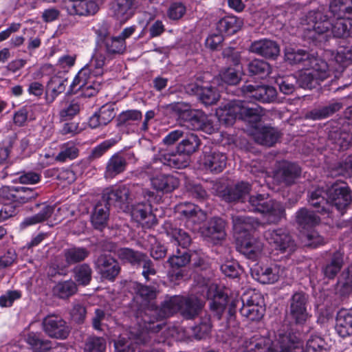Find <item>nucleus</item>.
<instances>
[{
	"instance_id": "1",
	"label": "nucleus",
	"mask_w": 352,
	"mask_h": 352,
	"mask_svg": "<svg viewBox=\"0 0 352 352\" xmlns=\"http://www.w3.org/2000/svg\"><path fill=\"white\" fill-rule=\"evenodd\" d=\"M309 202L316 211L330 217L336 208L343 214L352 202L351 191L345 184H334L330 188L318 187L311 191Z\"/></svg>"
},
{
	"instance_id": "2",
	"label": "nucleus",
	"mask_w": 352,
	"mask_h": 352,
	"mask_svg": "<svg viewBox=\"0 0 352 352\" xmlns=\"http://www.w3.org/2000/svg\"><path fill=\"white\" fill-rule=\"evenodd\" d=\"M109 60L101 50L95 51L89 62L82 67L71 84L73 89L81 90L86 97L96 95L101 88L104 66Z\"/></svg>"
},
{
	"instance_id": "3",
	"label": "nucleus",
	"mask_w": 352,
	"mask_h": 352,
	"mask_svg": "<svg viewBox=\"0 0 352 352\" xmlns=\"http://www.w3.org/2000/svg\"><path fill=\"white\" fill-rule=\"evenodd\" d=\"M216 116L220 123L230 126L237 118L247 122H256L263 116V110L253 102L234 100L222 104L217 109Z\"/></svg>"
},
{
	"instance_id": "4",
	"label": "nucleus",
	"mask_w": 352,
	"mask_h": 352,
	"mask_svg": "<svg viewBox=\"0 0 352 352\" xmlns=\"http://www.w3.org/2000/svg\"><path fill=\"white\" fill-rule=\"evenodd\" d=\"M232 223L235 232L239 234L236 237L238 250L248 258L257 260L263 254L264 245L259 239L249 232L252 219L244 215L233 216Z\"/></svg>"
},
{
	"instance_id": "5",
	"label": "nucleus",
	"mask_w": 352,
	"mask_h": 352,
	"mask_svg": "<svg viewBox=\"0 0 352 352\" xmlns=\"http://www.w3.org/2000/svg\"><path fill=\"white\" fill-rule=\"evenodd\" d=\"M203 299L194 294L174 296L166 300L159 309L155 307V314L159 312V318H164L179 311L185 318L192 319L199 314L204 307Z\"/></svg>"
},
{
	"instance_id": "6",
	"label": "nucleus",
	"mask_w": 352,
	"mask_h": 352,
	"mask_svg": "<svg viewBox=\"0 0 352 352\" xmlns=\"http://www.w3.org/2000/svg\"><path fill=\"white\" fill-rule=\"evenodd\" d=\"M280 351L267 337L255 335L245 341L242 347L243 352H303L300 340L292 335L280 336L278 339Z\"/></svg>"
},
{
	"instance_id": "7",
	"label": "nucleus",
	"mask_w": 352,
	"mask_h": 352,
	"mask_svg": "<svg viewBox=\"0 0 352 352\" xmlns=\"http://www.w3.org/2000/svg\"><path fill=\"white\" fill-rule=\"evenodd\" d=\"M249 210L263 215L268 223H278L285 217V210L280 201L269 194H256L249 197Z\"/></svg>"
},
{
	"instance_id": "8",
	"label": "nucleus",
	"mask_w": 352,
	"mask_h": 352,
	"mask_svg": "<svg viewBox=\"0 0 352 352\" xmlns=\"http://www.w3.org/2000/svg\"><path fill=\"white\" fill-rule=\"evenodd\" d=\"M241 302L242 307L239 309L241 315L252 321L260 320L264 314L265 308L263 298L258 293H252L247 298L240 299L236 297L232 300L229 305V314L232 316L236 312V307Z\"/></svg>"
},
{
	"instance_id": "9",
	"label": "nucleus",
	"mask_w": 352,
	"mask_h": 352,
	"mask_svg": "<svg viewBox=\"0 0 352 352\" xmlns=\"http://www.w3.org/2000/svg\"><path fill=\"white\" fill-rule=\"evenodd\" d=\"M298 79L299 86L305 89H312L331 76L332 69L322 59L314 60L309 67H306Z\"/></svg>"
},
{
	"instance_id": "10",
	"label": "nucleus",
	"mask_w": 352,
	"mask_h": 352,
	"mask_svg": "<svg viewBox=\"0 0 352 352\" xmlns=\"http://www.w3.org/2000/svg\"><path fill=\"white\" fill-rule=\"evenodd\" d=\"M264 236L269 245L280 253L289 254L296 250V243L286 228L267 230L265 232Z\"/></svg>"
},
{
	"instance_id": "11",
	"label": "nucleus",
	"mask_w": 352,
	"mask_h": 352,
	"mask_svg": "<svg viewBox=\"0 0 352 352\" xmlns=\"http://www.w3.org/2000/svg\"><path fill=\"white\" fill-rule=\"evenodd\" d=\"M181 124L192 130H201L208 134L215 131L216 127L206 114L197 109H186L179 113Z\"/></svg>"
},
{
	"instance_id": "12",
	"label": "nucleus",
	"mask_w": 352,
	"mask_h": 352,
	"mask_svg": "<svg viewBox=\"0 0 352 352\" xmlns=\"http://www.w3.org/2000/svg\"><path fill=\"white\" fill-rule=\"evenodd\" d=\"M307 28L309 38L317 40L316 34L322 35L329 32L332 25V15L329 18L321 11H310L306 16Z\"/></svg>"
},
{
	"instance_id": "13",
	"label": "nucleus",
	"mask_w": 352,
	"mask_h": 352,
	"mask_svg": "<svg viewBox=\"0 0 352 352\" xmlns=\"http://www.w3.org/2000/svg\"><path fill=\"white\" fill-rule=\"evenodd\" d=\"M206 296L210 300V308L218 319L223 314L228 302V292L226 288H221L217 284H210L206 287Z\"/></svg>"
},
{
	"instance_id": "14",
	"label": "nucleus",
	"mask_w": 352,
	"mask_h": 352,
	"mask_svg": "<svg viewBox=\"0 0 352 352\" xmlns=\"http://www.w3.org/2000/svg\"><path fill=\"white\" fill-rule=\"evenodd\" d=\"M300 173V168L296 164L282 161L278 163L273 173V179L277 184L289 186L295 182Z\"/></svg>"
},
{
	"instance_id": "15",
	"label": "nucleus",
	"mask_w": 352,
	"mask_h": 352,
	"mask_svg": "<svg viewBox=\"0 0 352 352\" xmlns=\"http://www.w3.org/2000/svg\"><path fill=\"white\" fill-rule=\"evenodd\" d=\"M176 210L182 219L185 221L186 226L192 230H197V226L206 219V214L197 206L191 203L180 204Z\"/></svg>"
},
{
	"instance_id": "16",
	"label": "nucleus",
	"mask_w": 352,
	"mask_h": 352,
	"mask_svg": "<svg viewBox=\"0 0 352 352\" xmlns=\"http://www.w3.org/2000/svg\"><path fill=\"white\" fill-rule=\"evenodd\" d=\"M289 314L296 324H305L310 315L307 311L308 296L302 292L294 293L290 298Z\"/></svg>"
},
{
	"instance_id": "17",
	"label": "nucleus",
	"mask_w": 352,
	"mask_h": 352,
	"mask_svg": "<svg viewBox=\"0 0 352 352\" xmlns=\"http://www.w3.org/2000/svg\"><path fill=\"white\" fill-rule=\"evenodd\" d=\"M42 325L45 333L51 338L65 339L69 333L66 322L58 315L47 316L43 318Z\"/></svg>"
},
{
	"instance_id": "18",
	"label": "nucleus",
	"mask_w": 352,
	"mask_h": 352,
	"mask_svg": "<svg viewBox=\"0 0 352 352\" xmlns=\"http://www.w3.org/2000/svg\"><path fill=\"white\" fill-rule=\"evenodd\" d=\"M95 268L101 277L113 280L120 271L118 262L110 255L101 254L94 261Z\"/></svg>"
},
{
	"instance_id": "19",
	"label": "nucleus",
	"mask_w": 352,
	"mask_h": 352,
	"mask_svg": "<svg viewBox=\"0 0 352 352\" xmlns=\"http://www.w3.org/2000/svg\"><path fill=\"white\" fill-rule=\"evenodd\" d=\"M283 268L277 264L258 265L252 272L253 278L262 284H273L283 275Z\"/></svg>"
},
{
	"instance_id": "20",
	"label": "nucleus",
	"mask_w": 352,
	"mask_h": 352,
	"mask_svg": "<svg viewBox=\"0 0 352 352\" xmlns=\"http://www.w3.org/2000/svg\"><path fill=\"white\" fill-rule=\"evenodd\" d=\"M260 120L256 122H249L252 124L253 131L252 135L255 142L257 143L271 146L274 145L278 140L280 135L276 129L269 126L262 125Z\"/></svg>"
},
{
	"instance_id": "21",
	"label": "nucleus",
	"mask_w": 352,
	"mask_h": 352,
	"mask_svg": "<svg viewBox=\"0 0 352 352\" xmlns=\"http://www.w3.org/2000/svg\"><path fill=\"white\" fill-rule=\"evenodd\" d=\"M200 161L206 170L212 173H219L226 166L227 157L223 153L217 151H205Z\"/></svg>"
},
{
	"instance_id": "22",
	"label": "nucleus",
	"mask_w": 352,
	"mask_h": 352,
	"mask_svg": "<svg viewBox=\"0 0 352 352\" xmlns=\"http://www.w3.org/2000/svg\"><path fill=\"white\" fill-rule=\"evenodd\" d=\"M118 255L122 261L129 262L133 265H143L142 274L146 279L148 278L149 274H154V271L150 269L153 265L152 261L147 259L146 256L142 253L135 252L129 248H121L118 250Z\"/></svg>"
},
{
	"instance_id": "23",
	"label": "nucleus",
	"mask_w": 352,
	"mask_h": 352,
	"mask_svg": "<svg viewBox=\"0 0 352 352\" xmlns=\"http://www.w3.org/2000/svg\"><path fill=\"white\" fill-rule=\"evenodd\" d=\"M241 89L247 97L263 103L272 102L277 94L276 89L271 86L245 85Z\"/></svg>"
},
{
	"instance_id": "24",
	"label": "nucleus",
	"mask_w": 352,
	"mask_h": 352,
	"mask_svg": "<svg viewBox=\"0 0 352 352\" xmlns=\"http://www.w3.org/2000/svg\"><path fill=\"white\" fill-rule=\"evenodd\" d=\"M250 51L265 58L275 59L279 55L280 47L276 42L263 38L252 43Z\"/></svg>"
},
{
	"instance_id": "25",
	"label": "nucleus",
	"mask_w": 352,
	"mask_h": 352,
	"mask_svg": "<svg viewBox=\"0 0 352 352\" xmlns=\"http://www.w3.org/2000/svg\"><path fill=\"white\" fill-rule=\"evenodd\" d=\"M126 49V42L116 36L105 37L97 48L104 54L108 59L124 53Z\"/></svg>"
},
{
	"instance_id": "26",
	"label": "nucleus",
	"mask_w": 352,
	"mask_h": 352,
	"mask_svg": "<svg viewBox=\"0 0 352 352\" xmlns=\"http://www.w3.org/2000/svg\"><path fill=\"white\" fill-rule=\"evenodd\" d=\"M160 148L157 157H155V163L160 162L165 166L173 168H182L186 167L189 164L190 157L184 153L177 150L175 153H165Z\"/></svg>"
},
{
	"instance_id": "27",
	"label": "nucleus",
	"mask_w": 352,
	"mask_h": 352,
	"mask_svg": "<svg viewBox=\"0 0 352 352\" xmlns=\"http://www.w3.org/2000/svg\"><path fill=\"white\" fill-rule=\"evenodd\" d=\"M65 9L69 15L94 14L98 10L97 3L91 0H69Z\"/></svg>"
},
{
	"instance_id": "28",
	"label": "nucleus",
	"mask_w": 352,
	"mask_h": 352,
	"mask_svg": "<svg viewBox=\"0 0 352 352\" xmlns=\"http://www.w3.org/2000/svg\"><path fill=\"white\" fill-rule=\"evenodd\" d=\"M332 15L331 33L334 37L348 38L352 36V20L344 16Z\"/></svg>"
},
{
	"instance_id": "29",
	"label": "nucleus",
	"mask_w": 352,
	"mask_h": 352,
	"mask_svg": "<svg viewBox=\"0 0 352 352\" xmlns=\"http://www.w3.org/2000/svg\"><path fill=\"white\" fill-rule=\"evenodd\" d=\"M116 112L114 104L108 103L102 106L98 112H96L89 120V126L96 129L109 123L116 116Z\"/></svg>"
},
{
	"instance_id": "30",
	"label": "nucleus",
	"mask_w": 352,
	"mask_h": 352,
	"mask_svg": "<svg viewBox=\"0 0 352 352\" xmlns=\"http://www.w3.org/2000/svg\"><path fill=\"white\" fill-rule=\"evenodd\" d=\"M225 226L226 223L221 218L213 217L208 222L203 234L208 240L211 241L213 243H217L226 236Z\"/></svg>"
},
{
	"instance_id": "31",
	"label": "nucleus",
	"mask_w": 352,
	"mask_h": 352,
	"mask_svg": "<svg viewBox=\"0 0 352 352\" xmlns=\"http://www.w3.org/2000/svg\"><path fill=\"white\" fill-rule=\"evenodd\" d=\"M137 8L135 0H115L112 10L115 17L121 22H125L135 13Z\"/></svg>"
},
{
	"instance_id": "32",
	"label": "nucleus",
	"mask_w": 352,
	"mask_h": 352,
	"mask_svg": "<svg viewBox=\"0 0 352 352\" xmlns=\"http://www.w3.org/2000/svg\"><path fill=\"white\" fill-rule=\"evenodd\" d=\"M285 59L290 64L299 65L300 69L309 67L314 60L320 58L309 54L302 50H295L294 49H287L285 53Z\"/></svg>"
},
{
	"instance_id": "33",
	"label": "nucleus",
	"mask_w": 352,
	"mask_h": 352,
	"mask_svg": "<svg viewBox=\"0 0 352 352\" xmlns=\"http://www.w3.org/2000/svg\"><path fill=\"white\" fill-rule=\"evenodd\" d=\"M126 166V158L120 153H115L107 162L104 176L106 179H112L123 173Z\"/></svg>"
},
{
	"instance_id": "34",
	"label": "nucleus",
	"mask_w": 352,
	"mask_h": 352,
	"mask_svg": "<svg viewBox=\"0 0 352 352\" xmlns=\"http://www.w3.org/2000/svg\"><path fill=\"white\" fill-rule=\"evenodd\" d=\"M335 329L342 338L352 336V308L338 313Z\"/></svg>"
},
{
	"instance_id": "35",
	"label": "nucleus",
	"mask_w": 352,
	"mask_h": 352,
	"mask_svg": "<svg viewBox=\"0 0 352 352\" xmlns=\"http://www.w3.org/2000/svg\"><path fill=\"white\" fill-rule=\"evenodd\" d=\"M352 63V45L351 47H340L331 60L329 67L337 73H340L344 68Z\"/></svg>"
},
{
	"instance_id": "36",
	"label": "nucleus",
	"mask_w": 352,
	"mask_h": 352,
	"mask_svg": "<svg viewBox=\"0 0 352 352\" xmlns=\"http://www.w3.org/2000/svg\"><path fill=\"white\" fill-rule=\"evenodd\" d=\"M232 62L236 67H228L223 70L219 76L222 81L230 85H234L239 82L241 80V71L239 69L240 58L238 52H234L231 56Z\"/></svg>"
},
{
	"instance_id": "37",
	"label": "nucleus",
	"mask_w": 352,
	"mask_h": 352,
	"mask_svg": "<svg viewBox=\"0 0 352 352\" xmlns=\"http://www.w3.org/2000/svg\"><path fill=\"white\" fill-rule=\"evenodd\" d=\"M344 264V254L340 251L335 252L331 258L323 265L322 271L329 279H333Z\"/></svg>"
},
{
	"instance_id": "38",
	"label": "nucleus",
	"mask_w": 352,
	"mask_h": 352,
	"mask_svg": "<svg viewBox=\"0 0 352 352\" xmlns=\"http://www.w3.org/2000/svg\"><path fill=\"white\" fill-rule=\"evenodd\" d=\"M243 25V21L235 16H226L217 24V29L221 34L231 35L239 31Z\"/></svg>"
},
{
	"instance_id": "39",
	"label": "nucleus",
	"mask_w": 352,
	"mask_h": 352,
	"mask_svg": "<svg viewBox=\"0 0 352 352\" xmlns=\"http://www.w3.org/2000/svg\"><path fill=\"white\" fill-rule=\"evenodd\" d=\"M251 190V186L248 182H239L234 186L228 190L224 195L227 201H241L244 202L248 196Z\"/></svg>"
},
{
	"instance_id": "40",
	"label": "nucleus",
	"mask_w": 352,
	"mask_h": 352,
	"mask_svg": "<svg viewBox=\"0 0 352 352\" xmlns=\"http://www.w3.org/2000/svg\"><path fill=\"white\" fill-rule=\"evenodd\" d=\"M66 82V79L62 76H54L50 78L46 88V100L47 102H52L58 94L65 91Z\"/></svg>"
},
{
	"instance_id": "41",
	"label": "nucleus",
	"mask_w": 352,
	"mask_h": 352,
	"mask_svg": "<svg viewBox=\"0 0 352 352\" xmlns=\"http://www.w3.org/2000/svg\"><path fill=\"white\" fill-rule=\"evenodd\" d=\"M109 217V211L107 205L98 204L91 212V222L96 229L102 230L107 225Z\"/></svg>"
},
{
	"instance_id": "42",
	"label": "nucleus",
	"mask_w": 352,
	"mask_h": 352,
	"mask_svg": "<svg viewBox=\"0 0 352 352\" xmlns=\"http://www.w3.org/2000/svg\"><path fill=\"white\" fill-rule=\"evenodd\" d=\"M329 141L334 145L338 151L346 150L352 141L350 133L343 131H332L329 133Z\"/></svg>"
},
{
	"instance_id": "43",
	"label": "nucleus",
	"mask_w": 352,
	"mask_h": 352,
	"mask_svg": "<svg viewBox=\"0 0 352 352\" xmlns=\"http://www.w3.org/2000/svg\"><path fill=\"white\" fill-rule=\"evenodd\" d=\"M139 342L140 338L137 337L122 334L114 341L115 352H134Z\"/></svg>"
},
{
	"instance_id": "44",
	"label": "nucleus",
	"mask_w": 352,
	"mask_h": 352,
	"mask_svg": "<svg viewBox=\"0 0 352 352\" xmlns=\"http://www.w3.org/2000/svg\"><path fill=\"white\" fill-rule=\"evenodd\" d=\"M336 292L342 297L352 294V267H348L342 272L338 282Z\"/></svg>"
},
{
	"instance_id": "45",
	"label": "nucleus",
	"mask_w": 352,
	"mask_h": 352,
	"mask_svg": "<svg viewBox=\"0 0 352 352\" xmlns=\"http://www.w3.org/2000/svg\"><path fill=\"white\" fill-rule=\"evenodd\" d=\"M191 89L199 96V99L206 106L216 103L220 96L219 91L211 86L199 87L195 85Z\"/></svg>"
},
{
	"instance_id": "46",
	"label": "nucleus",
	"mask_w": 352,
	"mask_h": 352,
	"mask_svg": "<svg viewBox=\"0 0 352 352\" xmlns=\"http://www.w3.org/2000/svg\"><path fill=\"white\" fill-rule=\"evenodd\" d=\"M129 195V189L126 186L112 188L105 194L109 204H117L118 205L127 202Z\"/></svg>"
},
{
	"instance_id": "47",
	"label": "nucleus",
	"mask_w": 352,
	"mask_h": 352,
	"mask_svg": "<svg viewBox=\"0 0 352 352\" xmlns=\"http://www.w3.org/2000/svg\"><path fill=\"white\" fill-rule=\"evenodd\" d=\"M330 13L344 16L352 20V0H333L329 5Z\"/></svg>"
},
{
	"instance_id": "48",
	"label": "nucleus",
	"mask_w": 352,
	"mask_h": 352,
	"mask_svg": "<svg viewBox=\"0 0 352 352\" xmlns=\"http://www.w3.org/2000/svg\"><path fill=\"white\" fill-rule=\"evenodd\" d=\"M201 141L198 135L195 133L188 134L177 146L179 152L188 155V157L200 146Z\"/></svg>"
},
{
	"instance_id": "49",
	"label": "nucleus",
	"mask_w": 352,
	"mask_h": 352,
	"mask_svg": "<svg viewBox=\"0 0 352 352\" xmlns=\"http://www.w3.org/2000/svg\"><path fill=\"white\" fill-rule=\"evenodd\" d=\"M179 186L178 179L171 175H162L155 178V190L169 192Z\"/></svg>"
},
{
	"instance_id": "50",
	"label": "nucleus",
	"mask_w": 352,
	"mask_h": 352,
	"mask_svg": "<svg viewBox=\"0 0 352 352\" xmlns=\"http://www.w3.org/2000/svg\"><path fill=\"white\" fill-rule=\"evenodd\" d=\"M297 223L303 228L313 227L318 225L320 218L313 211L302 208L296 214Z\"/></svg>"
},
{
	"instance_id": "51",
	"label": "nucleus",
	"mask_w": 352,
	"mask_h": 352,
	"mask_svg": "<svg viewBox=\"0 0 352 352\" xmlns=\"http://www.w3.org/2000/svg\"><path fill=\"white\" fill-rule=\"evenodd\" d=\"M25 340L32 349L36 352H47L52 348L51 342L43 339L37 333H29Z\"/></svg>"
},
{
	"instance_id": "52",
	"label": "nucleus",
	"mask_w": 352,
	"mask_h": 352,
	"mask_svg": "<svg viewBox=\"0 0 352 352\" xmlns=\"http://www.w3.org/2000/svg\"><path fill=\"white\" fill-rule=\"evenodd\" d=\"M76 291V285L72 280L58 283L52 290L54 296L63 299L74 295Z\"/></svg>"
},
{
	"instance_id": "53",
	"label": "nucleus",
	"mask_w": 352,
	"mask_h": 352,
	"mask_svg": "<svg viewBox=\"0 0 352 352\" xmlns=\"http://www.w3.org/2000/svg\"><path fill=\"white\" fill-rule=\"evenodd\" d=\"M342 107L340 102H333L320 109H315L309 111L307 118L312 120H320L329 117Z\"/></svg>"
},
{
	"instance_id": "54",
	"label": "nucleus",
	"mask_w": 352,
	"mask_h": 352,
	"mask_svg": "<svg viewBox=\"0 0 352 352\" xmlns=\"http://www.w3.org/2000/svg\"><path fill=\"white\" fill-rule=\"evenodd\" d=\"M89 254L85 248L72 247L64 250V256L68 264H74L85 260Z\"/></svg>"
},
{
	"instance_id": "55",
	"label": "nucleus",
	"mask_w": 352,
	"mask_h": 352,
	"mask_svg": "<svg viewBox=\"0 0 352 352\" xmlns=\"http://www.w3.org/2000/svg\"><path fill=\"white\" fill-rule=\"evenodd\" d=\"M78 149L76 145L71 142H67L60 146V149L55 159L60 162H65L67 160H74L77 157Z\"/></svg>"
},
{
	"instance_id": "56",
	"label": "nucleus",
	"mask_w": 352,
	"mask_h": 352,
	"mask_svg": "<svg viewBox=\"0 0 352 352\" xmlns=\"http://www.w3.org/2000/svg\"><path fill=\"white\" fill-rule=\"evenodd\" d=\"M76 281L82 285H87L91 280L92 270L87 264L77 265L74 269Z\"/></svg>"
},
{
	"instance_id": "57",
	"label": "nucleus",
	"mask_w": 352,
	"mask_h": 352,
	"mask_svg": "<svg viewBox=\"0 0 352 352\" xmlns=\"http://www.w3.org/2000/svg\"><path fill=\"white\" fill-rule=\"evenodd\" d=\"M60 116L63 120H67L72 119L80 111V104L77 100L62 101Z\"/></svg>"
},
{
	"instance_id": "58",
	"label": "nucleus",
	"mask_w": 352,
	"mask_h": 352,
	"mask_svg": "<svg viewBox=\"0 0 352 352\" xmlns=\"http://www.w3.org/2000/svg\"><path fill=\"white\" fill-rule=\"evenodd\" d=\"M248 71L251 75H257L261 78H264L270 74V66L263 60L254 59L249 63Z\"/></svg>"
},
{
	"instance_id": "59",
	"label": "nucleus",
	"mask_w": 352,
	"mask_h": 352,
	"mask_svg": "<svg viewBox=\"0 0 352 352\" xmlns=\"http://www.w3.org/2000/svg\"><path fill=\"white\" fill-rule=\"evenodd\" d=\"M38 194L33 188L17 186L16 192V203L25 204L36 199Z\"/></svg>"
},
{
	"instance_id": "60",
	"label": "nucleus",
	"mask_w": 352,
	"mask_h": 352,
	"mask_svg": "<svg viewBox=\"0 0 352 352\" xmlns=\"http://www.w3.org/2000/svg\"><path fill=\"white\" fill-rule=\"evenodd\" d=\"M142 118V113L138 110L122 111L118 118V124L129 126L134 124Z\"/></svg>"
},
{
	"instance_id": "61",
	"label": "nucleus",
	"mask_w": 352,
	"mask_h": 352,
	"mask_svg": "<svg viewBox=\"0 0 352 352\" xmlns=\"http://www.w3.org/2000/svg\"><path fill=\"white\" fill-rule=\"evenodd\" d=\"M106 349V341L100 337L89 338L85 345V352H104Z\"/></svg>"
},
{
	"instance_id": "62",
	"label": "nucleus",
	"mask_w": 352,
	"mask_h": 352,
	"mask_svg": "<svg viewBox=\"0 0 352 352\" xmlns=\"http://www.w3.org/2000/svg\"><path fill=\"white\" fill-rule=\"evenodd\" d=\"M193 256V254L190 256L185 250L181 252L177 250L176 254L169 258L168 263L173 268L178 270L188 264Z\"/></svg>"
},
{
	"instance_id": "63",
	"label": "nucleus",
	"mask_w": 352,
	"mask_h": 352,
	"mask_svg": "<svg viewBox=\"0 0 352 352\" xmlns=\"http://www.w3.org/2000/svg\"><path fill=\"white\" fill-rule=\"evenodd\" d=\"M186 12V7L182 2H173L169 6L166 14L168 18L172 21L181 19Z\"/></svg>"
},
{
	"instance_id": "64",
	"label": "nucleus",
	"mask_w": 352,
	"mask_h": 352,
	"mask_svg": "<svg viewBox=\"0 0 352 352\" xmlns=\"http://www.w3.org/2000/svg\"><path fill=\"white\" fill-rule=\"evenodd\" d=\"M324 340L319 336H311L307 340L305 352H328Z\"/></svg>"
}]
</instances>
